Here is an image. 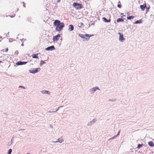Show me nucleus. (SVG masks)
I'll use <instances>...</instances> for the list:
<instances>
[{"mask_svg": "<svg viewBox=\"0 0 154 154\" xmlns=\"http://www.w3.org/2000/svg\"><path fill=\"white\" fill-rule=\"evenodd\" d=\"M40 68H36L32 69H31L29 70L30 73H35L38 71L40 70Z\"/></svg>", "mask_w": 154, "mask_h": 154, "instance_id": "nucleus-4", "label": "nucleus"}, {"mask_svg": "<svg viewBox=\"0 0 154 154\" xmlns=\"http://www.w3.org/2000/svg\"><path fill=\"white\" fill-rule=\"evenodd\" d=\"M45 63V62L44 61L41 60L40 62V65L41 66H42L43 64Z\"/></svg>", "mask_w": 154, "mask_h": 154, "instance_id": "nucleus-23", "label": "nucleus"}, {"mask_svg": "<svg viewBox=\"0 0 154 154\" xmlns=\"http://www.w3.org/2000/svg\"><path fill=\"white\" fill-rule=\"evenodd\" d=\"M143 145V144H138V146H137V148L138 149H139L141 147H142Z\"/></svg>", "mask_w": 154, "mask_h": 154, "instance_id": "nucleus-22", "label": "nucleus"}, {"mask_svg": "<svg viewBox=\"0 0 154 154\" xmlns=\"http://www.w3.org/2000/svg\"><path fill=\"white\" fill-rule=\"evenodd\" d=\"M23 7H26V6H25V4H24V5H23Z\"/></svg>", "mask_w": 154, "mask_h": 154, "instance_id": "nucleus-31", "label": "nucleus"}, {"mask_svg": "<svg viewBox=\"0 0 154 154\" xmlns=\"http://www.w3.org/2000/svg\"><path fill=\"white\" fill-rule=\"evenodd\" d=\"M27 154H30L29 153H27Z\"/></svg>", "mask_w": 154, "mask_h": 154, "instance_id": "nucleus-38", "label": "nucleus"}, {"mask_svg": "<svg viewBox=\"0 0 154 154\" xmlns=\"http://www.w3.org/2000/svg\"><path fill=\"white\" fill-rule=\"evenodd\" d=\"M79 37H81L82 38H84V36L85 35H83L81 34H79Z\"/></svg>", "mask_w": 154, "mask_h": 154, "instance_id": "nucleus-21", "label": "nucleus"}, {"mask_svg": "<svg viewBox=\"0 0 154 154\" xmlns=\"http://www.w3.org/2000/svg\"><path fill=\"white\" fill-rule=\"evenodd\" d=\"M38 54H33L32 55V57L33 58H37V59H39V58L38 57Z\"/></svg>", "mask_w": 154, "mask_h": 154, "instance_id": "nucleus-11", "label": "nucleus"}, {"mask_svg": "<svg viewBox=\"0 0 154 154\" xmlns=\"http://www.w3.org/2000/svg\"><path fill=\"white\" fill-rule=\"evenodd\" d=\"M142 23V20L141 19V20H137L134 22V23H135V24L141 23Z\"/></svg>", "mask_w": 154, "mask_h": 154, "instance_id": "nucleus-15", "label": "nucleus"}, {"mask_svg": "<svg viewBox=\"0 0 154 154\" xmlns=\"http://www.w3.org/2000/svg\"><path fill=\"white\" fill-rule=\"evenodd\" d=\"M123 13H121V15H123Z\"/></svg>", "mask_w": 154, "mask_h": 154, "instance_id": "nucleus-35", "label": "nucleus"}, {"mask_svg": "<svg viewBox=\"0 0 154 154\" xmlns=\"http://www.w3.org/2000/svg\"><path fill=\"white\" fill-rule=\"evenodd\" d=\"M27 63L26 62L18 61L16 63V64L17 65H22L25 64Z\"/></svg>", "mask_w": 154, "mask_h": 154, "instance_id": "nucleus-9", "label": "nucleus"}, {"mask_svg": "<svg viewBox=\"0 0 154 154\" xmlns=\"http://www.w3.org/2000/svg\"><path fill=\"white\" fill-rule=\"evenodd\" d=\"M72 6L77 10L81 9L83 8V5L82 4L76 2L73 3L72 4Z\"/></svg>", "mask_w": 154, "mask_h": 154, "instance_id": "nucleus-2", "label": "nucleus"}, {"mask_svg": "<svg viewBox=\"0 0 154 154\" xmlns=\"http://www.w3.org/2000/svg\"><path fill=\"white\" fill-rule=\"evenodd\" d=\"M102 19L105 22L107 23V22H109L111 20L110 19H109L108 20H107L106 18L104 17L102 18Z\"/></svg>", "mask_w": 154, "mask_h": 154, "instance_id": "nucleus-13", "label": "nucleus"}, {"mask_svg": "<svg viewBox=\"0 0 154 154\" xmlns=\"http://www.w3.org/2000/svg\"><path fill=\"white\" fill-rule=\"evenodd\" d=\"M60 35L58 34L57 35L54 36L53 40L54 42L55 41H57L60 38Z\"/></svg>", "mask_w": 154, "mask_h": 154, "instance_id": "nucleus-6", "label": "nucleus"}, {"mask_svg": "<svg viewBox=\"0 0 154 154\" xmlns=\"http://www.w3.org/2000/svg\"><path fill=\"white\" fill-rule=\"evenodd\" d=\"M124 21L123 19L121 18H118L117 20V23H118L120 22H123Z\"/></svg>", "mask_w": 154, "mask_h": 154, "instance_id": "nucleus-17", "label": "nucleus"}, {"mask_svg": "<svg viewBox=\"0 0 154 154\" xmlns=\"http://www.w3.org/2000/svg\"><path fill=\"white\" fill-rule=\"evenodd\" d=\"M58 109L56 111H57ZM56 112V111H53V112Z\"/></svg>", "mask_w": 154, "mask_h": 154, "instance_id": "nucleus-32", "label": "nucleus"}, {"mask_svg": "<svg viewBox=\"0 0 154 154\" xmlns=\"http://www.w3.org/2000/svg\"><path fill=\"white\" fill-rule=\"evenodd\" d=\"M149 8H146V13H147V12L148 11H149Z\"/></svg>", "mask_w": 154, "mask_h": 154, "instance_id": "nucleus-26", "label": "nucleus"}, {"mask_svg": "<svg viewBox=\"0 0 154 154\" xmlns=\"http://www.w3.org/2000/svg\"><path fill=\"white\" fill-rule=\"evenodd\" d=\"M42 93L43 94L46 93L48 94H49L50 93L48 91H47L45 90L42 91Z\"/></svg>", "mask_w": 154, "mask_h": 154, "instance_id": "nucleus-16", "label": "nucleus"}, {"mask_svg": "<svg viewBox=\"0 0 154 154\" xmlns=\"http://www.w3.org/2000/svg\"><path fill=\"white\" fill-rule=\"evenodd\" d=\"M12 151V150L11 149H9L7 154H11Z\"/></svg>", "mask_w": 154, "mask_h": 154, "instance_id": "nucleus-24", "label": "nucleus"}, {"mask_svg": "<svg viewBox=\"0 0 154 154\" xmlns=\"http://www.w3.org/2000/svg\"><path fill=\"white\" fill-rule=\"evenodd\" d=\"M19 88H24V87H23V86H19Z\"/></svg>", "mask_w": 154, "mask_h": 154, "instance_id": "nucleus-28", "label": "nucleus"}, {"mask_svg": "<svg viewBox=\"0 0 154 154\" xmlns=\"http://www.w3.org/2000/svg\"><path fill=\"white\" fill-rule=\"evenodd\" d=\"M118 34L119 35V40L121 42H123L124 40H125V38H124L123 34L120 32H119Z\"/></svg>", "mask_w": 154, "mask_h": 154, "instance_id": "nucleus-3", "label": "nucleus"}, {"mask_svg": "<svg viewBox=\"0 0 154 154\" xmlns=\"http://www.w3.org/2000/svg\"><path fill=\"white\" fill-rule=\"evenodd\" d=\"M120 131H119L118 132V134H117V136H116L115 137H117V136L120 133Z\"/></svg>", "mask_w": 154, "mask_h": 154, "instance_id": "nucleus-29", "label": "nucleus"}, {"mask_svg": "<svg viewBox=\"0 0 154 154\" xmlns=\"http://www.w3.org/2000/svg\"><path fill=\"white\" fill-rule=\"evenodd\" d=\"M114 138V137H112V139H113V138Z\"/></svg>", "mask_w": 154, "mask_h": 154, "instance_id": "nucleus-37", "label": "nucleus"}, {"mask_svg": "<svg viewBox=\"0 0 154 154\" xmlns=\"http://www.w3.org/2000/svg\"><path fill=\"white\" fill-rule=\"evenodd\" d=\"M14 16V15L13 16H11V17H13Z\"/></svg>", "mask_w": 154, "mask_h": 154, "instance_id": "nucleus-33", "label": "nucleus"}, {"mask_svg": "<svg viewBox=\"0 0 154 154\" xmlns=\"http://www.w3.org/2000/svg\"><path fill=\"white\" fill-rule=\"evenodd\" d=\"M123 17H125V15H123Z\"/></svg>", "mask_w": 154, "mask_h": 154, "instance_id": "nucleus-34", "label": "nucleus"}, {"mask_svg": "<svg viewBox=\"0 0 154 154\" xmlns=\"http://www.w3.org/2000/svg\"><path fill=\"white\" fill-rule=\"evenodd\" d=\"M55 49V48L54 46H51L50 47H49L46 48V50L47 51L49 50H53Z\"/></svg>", "mask_w": 154, "mask_h": 154, "instance_id": "nucleus-8", "label": "nucleus"}, {"mask_svg": "<svg viewBox=\"0 0 154 154\" xmlns=\"http://www.w3.org/2000/svg\"><path fill=\"white\" fill-rule=\"evenodd\" d=\"M99 89L98 88H97V87H95L93 88H92L91 89V91L92 92H94V91H95L97 89Z\"/></svg>", "mask_w": 154, "mask_h": 154, "instance_id": "nucleus-18", "label": "nucleus"}, {"mask_svg": "<svg viewBox=\"0 0 154 154\" xmlns=\"http://www.w3.org/2000/svg\"><path fill=\"white\" fill-rule=\"evenodd\" d=\"M93 35H90L88 34H85L84 38L86 41H88L90 37L92 36Z\"/></svg>", "mask_w": 154, "mask_h": 154, "instance_id": "nucleus-5", "label": "nucleus"}, {"mask_svg": "<svg viewBox=\"0 0 154 154\" xmlns=\"http://www.w3.org/2000/svg\"><path fill=\"white\" fill-rule=\"evenodd\" d=\"M60 0H58L57 2H60Z\"/></svg>", "mask_w": 154, "mask_h": 154, "instance_id": "nucleus-30", "label": "nucleus"}, {"mask_svg": "<svg viewBox=\"0 0 154 154\" xmlns=\"http://www.w3.org/2000/svg\"><path fill=\"white\" fill-rule=\"evenodd\" d=\"M146 7V4L145 2L143 5H141L140 6V7L142 11H144L145 10V8Z\"/></svg>", "mask_w": 154, "mask_h": 154, "instance_id": "nucleus-7", "label": "nucleus"}, {"mask_svg": "<svg viewBox=\"0 0 154 154\" xmlns=\"http://www.w3.org/2000/svg\"><path fill=\"white\" fill-rule=\"evenodd\" d=\"M149 145L151 147H153L154 146V143L152 141H150L148 142Z\"/></svg>", "mask_w": 154, "mask_h": 154, "instance_id": "nucleus-12", "label": "nucleus"}, {"mask_svg": "<svg viewBox=\"0 0 154 154\" xmlns=\"http://www.w3.org/2000/svg\"><path fill=\"white\" fill-rule=\"evenodd\" d=\"M63 141V140L62 139V137H61L60 138H59L58 139V141H56L55 142H58L60 143H61Z\"/></svg>", "mask_w": 154, "mask_h": 154, "instance_id": "nucleus-14", "label": "nucleus"}, {"mask_svg": "<svg viewBox=\"0 0 154 154\" xmlns=\"http://www.w3.org/2000/svg\"><path fill=\"white\" fill-rule=\"evenodd\" d=\"M8 48H6L5 49H3L2 50V52H7L8 51Z\"/></svg>", "mask_w": 154, "mask_h": 154, "instance_id": "nucleus-20", "label": "nucleus"}, {"mask_svg": "<svg viewBox=\"0 0 154 154\" xmlns=\"http://www.w3.org/2000/svg\"><path fill=\"white\" fill-rule=\"evenodd\" d=\"M83 23L81 22L79 23L78 26L79 27H81L83 25Z\"/></svg>", "mask_w": 154, "mask_h": 154, "instance_id": "nucleus-25", "label": "nucleus"}, {"mask_svg": "<svg viewBox=\"0 0 154 154\" xmlns=\"http://www.w3.org/2000/svg\"><path fill=\"white\" fill-rule=\"evenodd\" d=\"M2 62V61H0V63Z\"/></svg>", "mask_w": 154, "mask_h": 154, "instance_id": "nucleus-36", "label": "nucleus"}, {"mask_svg": "<svg viewBox=\"0 0 154 154\" xmlns=\"http://www.w3.org/2000/svg\"><path fill=\"white\" fill-rule=\"evenodd\" d=\"M117 7L118 8H121V5L120 4H118L117 5Z\"/></svg>", "mask_w": 154, "mask_h": 154, "instance_id": "nucleus-27", "label": "nucleus"}, {"mask_svg": "<svg viewBox=\"0 0 154 154\" xmlns=\"http://www.w3.org/2000/svg\"><path fill=\"white\" fill-rule=\"evenodd\" d=\"M134 17V16H130L128 17H127V18L128 20H131V19H133Z\"/></svg>", "mask_w": 154, "mask_h": 154, "instance_id": "nucleus-19", "label": "nucleus"}, {"mask_svg": "<svg viewBox=\"0 0 154 154\" xmlns=\"http://www.w3.org/2000/svg\"><path fill=\"white\" fill-rule=\"evenodd\" d=\"M74 27L72 25H70L69 26V30L71 31H72L73 30Z\"/></svg>", "mask_w": 154, "mask_h": 154, "instance_id": "nucleus-10", "label": "nucleus"}, {"mask_svg": "<svg viewBox=\"0 0 154 154\" xmlns=\"http://www.w3.org/2000/svg\"><path fill=\"white\" fill-rule=\"evenodd\" d=\"M54 25L56 26V30L57 31H60L62 29L64 26V24L63 23H61L58 20H56L53 23Z\"/></svg>", "mask_w": 154, "mask_h": 154, "instance_id": "nucleus-1", "label": "nucleus"}]
</instances>
